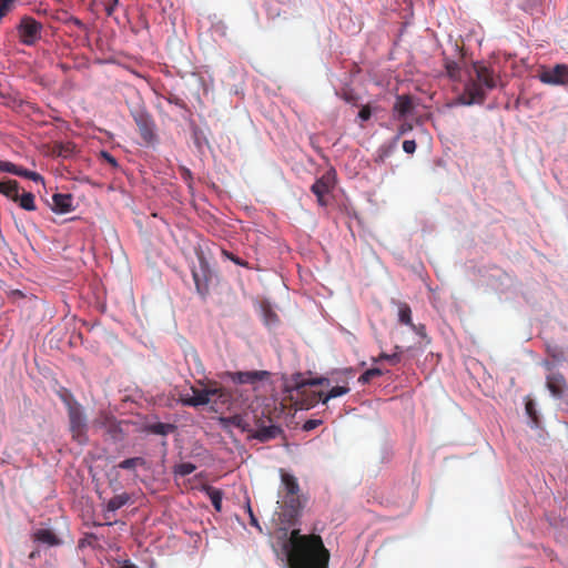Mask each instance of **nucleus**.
<instances>
[{"instance_id":"nucleus-47","label":"nucleus","mask_w":568,"mask_h":568,"mask_svg":"<svg viewBox=\"0 0 568 568\" xmlns=\"http://www.w3.org/2000/svg\"><path fill=\"white\" fill-rule=\"evenodd\" d=\"M38 556H39V551H38V550H34V551H32V552L29 555V558H30V559H34V558H36V557H38Z\"/></svg>"},{"instance_id":"nucleus-7","label":"nucleus","mask_w":568,"mask_h":568,"mask_svg":"<svg viewBox=\"0 0 568 568\" xmlns=\"http://www.w3.org/2000/svg\"><path fill=\"white\" fill-rule=\"evenodd\" d=\"M538 79L544 84L568 87V64L558 63L552 68H542Z\"/></svg>"},{"instance_id":"nucleus-19","label":"nucleus","mask_w":568,"mask_h":568,"mask_svg":"<svg viewBox=\"0 0 568 568\" xmlns=\"http://www.w3.org/2000/svg\"><path fill=\"white\" fill-rule=\"evenodd\" d=\"M414 108L413 100L409 95L403 94L398 95L394 105V111H396L399 116H405L408 114Z\"/></svg>"},{"instance_id":"nucleus-22","label":"nucleus","mask_w":568,"mask_h":568,"mask_svg":"<svg viewBox=\"0 0 568 568\" xmlns=\"http://www.w3.org/2000/svg\"><path fill=\"white\" fill-rule=\"evenodd\" d=\"M312 192L317 196V201L321 205L324 204L323 197L329 192L328 184L323 180H317L311 187Z\"/></svg>"},{"instance_id":"nucleus-36","label":"nucleus","mask_w":568,"mask_h":568,"mask_svg":"<svg viewBox=\"0 0 568 568\" xmlns=\"http://www.w3.org/2000/svg\"><path fill=\"white\" fill-rule=\"evenodd\" d=\"M403 150L408 154H413L416 150V142L414 140H405L403 142Z\"/></svg>"},{"instance_id":"nucleus-1","label":"nucleus","mask_w":568,"mask_h":568,"mask_svg":"<svg viewBox=\"0 0 568 568\" xmlns=\"http://www.w3.org/2000/svg\"><path fill=\"white\" fill-rule=\"evenodd\" d=\"M283 549L291 568L328 567L329 552L318 535H301L298 529H293Z\"/></svg>"},{"instance_id":"nucleus-49","label":"nucleus","mask_w":568,"mask_h":568,"mask_svg":"<svg viewBox=\"0 0 568 568\" xmlns=\"http://www.w3.org/2000/svg\"><path fill=\"white\" fill-rule=\"evenodd\" d=\"M13 295H21L22 296V293L20 291H14Z\"/></svg>"},{"instance_id":"nucleus-25","label":"nucleus","mask_w":568,"mask_h":568,"mask_svg":"<svg viewBox=\"0 0 568 568\" xmlns=\"http://www.w3.org/2000/svg\"><path fill=\"white\" fill-rule=\"evenodd\" d=\"M145 460L142 457H132L119 463L118 467L122 469H135L138 466H143Z\"/></svg>"},{"instance_id":"nucleus-2","label":"nucleus","mask_w":568,"mask_h":568,"mask_svg":"<svg viewBox=\"0 0 568 568\" xmlns=\"http://www.w3.org/2000/svg\"><path fill=\"white\" fill-rule=\"evenodd\" d=\"M328 378H306L302 374L292 376L290 384L286 386L287 397L296 409H308L314 407L318 402L326 404L329 399L346 395L349 392L347 386H334L328 393L313 392L308 387L315 385L328 384Z\"/></svg>"},{"instance_id":"nucleus-45","label":"nucleus","mask_w":568,"mask_h":568,"mask_svg":"<svg viewBox=\"0 0 568 568\" xmlns=\"http://www.w3.org/2000/svg\"><path fill=\"white\" fill-rule=\"evenodd\" d=\"M416 329L420 336H425V326L423 324H419Z\"/></svg>"},{"instance_id":"nucleus-6","label":"nucleus","mask_w":568,"mask_h":568,"mask_svg":"<svg viewBox=\"0 0 568 568\" xmlns=\"http://www.w3.org/2000/svg\"><path fill=\"white\" fill-rule=\"evenodd\" d=\"M135 124L138 125L139 133L143 142L148 145L154 144L158 141L155 133V122L150 113L143 109L132 112Z\"/></svg>"},{"instance_id":"nucleus-32","label":"nucleus","mask_w":568,"mask_h":568,"mask_svg":"<svg viewBox=\"0 0 568 568\" xmlns=\"http://www.w3.org/2000/svg\"><path fill=\"white\" fill-rule=\"evenodd\" d=\"M16 175L30 179V180H32L34 182L42 181V176L39 173L33 172V171H29V170H27V169H24L22 166L18 168V171H17Z\"/></svg>"},{"instance_id":"nucleus-12","label":"nucleus","mask_w":568,"mask_h":568,"mask_svg":"<svg viewBox=\"0 0 568 568\" xmlns=\"http://www.w3.org/2000/svg\"><path fill=\"white\" fill-rule=\"evenodd\" d=\"M192 396L182 395L181 402L185 406L197 407L204 406L211 403L210 399V385L204 388L191 387Z\"/></svg>"},{"instance_id":"nucleus-9","label":"nucleus","mask_w":568,"mask_h":568,"mask_svg":"<svg viewBox=\"0 0 568 568\" xmlns=\"http://www.w3.org/2000/svg\"><path fill=\"white\" fill-rule=\"evenodd\" d=\"M251 437L261 443L268 442L282 434V428L273 423L271 418H257L255 422V430L252 429Z\"/></svg>"},{"instance_id":"nucleus-46","label":"nucleus","mask_w":568,"mask_h":568,"mask_svg":"<svg viewBox=\"0 0 568 568\" xmlns=\"http://www.w3.org/2000/svg\"><path fill=\"white\" fill-rule=\"evenodd\" d=\"M72 149V145L71 144H68L67 146H64L61 151H60V154H63V153H67V152H70Z\"/></svg>"},{"instance_id":"nucleus-17","label":"nucleus","mask_w":568,"mask_h":568,"mask_svg":"<svg viewBox=\"0 0 568 568\" xmlns=\"http://www.w3.org/2000/svg\"><path fill=\"white\" fill-rule=\"evenodd\" d=\"M564 386L565 378L562 375L555 374L547 377V387L554 396L560 397L562 395Z\"/></svg>"},{"instance_id":"nucleus-14","label":"nucleus","mask_w":568,"mask_h":568,"mask_svg":"<svg viewBox=\"0 0 568 568\" xmlns=\"http://www.w3.org/2000/svg\"><path fill=\"white\" fill-rule=\"evenodd\" d=\"M72 195L55 193L52 196V211L59 214L69 213L73 210L72 207Z\"/></svg>"},{"instance_id":"nucleus-13","label":"nucleus","mask_w":568,"mask_h":568,"mask_svg":"<svg viewBox=\"0 0 568 568\" xmlns=\"http://www.w3.org/2000/svg\"><path fill=\"white\" fill-rule=\"evenodd\" d=\"M232 398V393L229 389L219 386L216 383L210 384V404L216 406H230Z\"/></svg>"},{"instance_id":"nucleus-27","label":"nucleus","mask_w":568,"mask_h":568,"mask_svg":"<svg viewBox=\"0 0 568 568\" xmlns=\"http://www.w3.org/2000/svg\"><path fill=\"white\" fill-rule=\"evenodd\" d=\"M377 108H373L371 104H364L361 106L358 112V119L361 121V126L364 128V122H367L372 118L373 111H376Z\"/></svg>"},{"instance_id":"nucleus-5","label":"nucleus","mask_w":568,"mask_h":568,"mask_svg":"<svg viewBox=\"0 0 568 568\" xmlns=\"http://www.w3.org/2000/svg\"><path fill=\"white\" fill-rule=\"evenodd\" d=\"M68 409L70 432L72 439L84 445L88 442V424L81 405L73 398L71 394L61 397Z\"/></svg>"},{"instance_id":"nucleus-35","label":"nucleus","mask_w":568,"mask_h":568,"mask_svg":"<svg viewBox=\"0 0 568 568\" xmlns=\"http://www.w3.org/2000/svg\"><path fill=\"white\" fill-rule=\"evenodd\" d=\"M322 424V420L320 419H308L304 423L303 429L306 432L313 430L317 428Z\"/></svg>"},{"instance_id":"nucleus-33","label":"nucleus","mask_w":568,"mask_h":568,"mask_svg":"<svg viewBox=\"0 0 568 568\" xmlns=\"http://www.w3.org/2000/svg\"><path fill=\"white\" fill-rule=\"evenodd\" d=\"M18 165L11 163V162H8V161H1L0 162V171L2 172H8V173H11V174H17V171H18Z\"/></svg>"},{"instance_id":"nucleus-41","label":"nucleus","mask_w":568,"mask_h":568,"mask_svg":"<svg viewBox=\"0 0 568 568\" xmlns=\"http://www.w3.org/2000/svg\"><path fill=\"white\" fill-rule=\"evenodd\" d=\"M224 254L237 265H245L244 262L232 253L224 252Z\"/></svg>"},{"instance_id":"nucleus-15","label":"nucleus","mask_w":568,"mask_h":568,"mask_svg":"<svg viewBox=\"0 0 568 568\" xmlns=\"http://www.w3.org/2000/svg\"><path fill=\"white\" fill-rule=\"evenodd\" d=\"M34 541L45 544L48 546H58L61 544L60 538L50 529H38L33 534Z\"/></svg>"},{"instance_id":"nucleus-37","label":"nucleus","mask_w":568,"mask_h":568,"mask_svg":"<svg viewBox=\"0 0 568 568\" xmlns=\"http://www.w3.org/2000/svg\"><path fill=\"white\" fill-rule=\"evenodd\" d=\"M526 412H527L528 416L536 423L537 422V413L535 409V405L531 400H528L526 403Z\"/></svg>"},{"instance_id":"nucleus-18","label":"nucleus","mask_w":568,"mask_h":568,"mask_svg":"<svg viewBox=\"0 0 568 568\" xmlns=\"http://www.w3.org/2000/svg\"><path fill=\"white\" fill-rule=\"evenodd\" d=\"M20 192V185L16 180H9L7 182H0V193L11 201L18 200V194Z\"/></svg>"},{"instance_id":"nucleus-30","label":"nucleus","mask_w":568,"mask_h":568,"mask_svg":"<svg viewBox=\"0 0 568 568\" xmlns=\"http://www.w3.org/2000/svg\"><path fill=\"white\" fill-rule=\"evenodd\" d=\"M195 469L196 467L192 463H181L175 466L174 473L180 476H187L192 474Z\"/></svg>"},{"instance_id":"nucleus-38","label":"nucleus","mask_w":568,"mask_h":568,"mask_svg":"<svg viewBox=\"0 0 568 568\" xmlns=\"http://www.w3.org/2000/svg\"><path fill=\"white\" fill-rule=\"evenodd\" d=\"M181 176H182V179H183V180H184L189 185H191V182H192L193 178H192V173H191V171H190L189 169H186V168H182V169H181Z\"/></svg>"},{"instance_id":"nucleus-8","label":"nucleus","mask_w":568,"mask_h":568,"mask_svg":"<svg viewBox=\"0 0 568 568\" xmlns=\"http://www.w3.org/2000/svg\"><path fill=\"white\" fill-rule=\"evenodd\" d=\"M192 276L197 293L205 296L209 293L212 271L209 263L203 257L200 258L197 266L192 267Z\"/></svg>"},{"instance_id":"nucleus-51","label":"nucleus","mask_w":568,"mask_h":568,"mask_svg":"<svg viewBox=\"0 0 568 568\" xmlns=\"http://www.w3.org/2000/svg\"><path fill=\"white\" fill-rule=\"evenodd\" d=\"M118 1H119V0H113L114 4H116V3H118Z\"/></svg>"},{"instance_id":"nucleus-44","label":"nucleus","mask_w":568,"mask_h":568,"mask_svg":"<svg viewBox=\"0 0 568 568\" xmlns=\"http://www.w3.org/2000/svg\"><path fill=\"white\" fill-rule=\"evenodd\" d=\"M344 100L348 103L356 105V98L352 93H345Z\"/></svg>"},{"instance_id":"nucleus-21","label":"nucleus","mask_w":568,"mask_h":568,"mask_svg":"<svg viewBox=\"0 0 568 568\" xmlns=\"http://www.w3.org/2000/svg\"><path fill=\"white\" fill-rule=\"evenodd\" d=\"M19 206L26 211H36L34 195L31 192H23L18 194V200L14 201Z\"/></svg>"},{"instance_id":"nucleus-11","label":"nucleus","mask_w":568,"mask_h":568,"mask_svg":"<svg viewBox=\"0 0 568 568\" xmlns=\"http://www.w3.org/2000/svg\"><path fill=\"white\" fill-rule=\"evenodd\" d=\"M18 30L21 42L31 45L39 38L41 24L33 18L26 17L21 20Z\"/></svg>"},{"instance_id":"nucleus-26","label":"nucleus","mask_w":568,"mask_h":568,"mask_svg":"<svg viewBox=\"0 0 568 568\" xmlns=\"http://www.w3.org/2000/svg\"><path fill=\"white\" fill-rule=\"evenodd\" d=\"M383 375V371L378 367H373L365 371L359 377L358 382L362 384L369 383L373 378Z\"/></svg>"},{"instance_id":"nucleus-42","label":"nucleus","mask_w":568,"mask_h":568,"mask_svg":"<svg viewBox=\"0 0 568 568\" xmlns=\"http://www.w3.org/2000/svg\"><path fill=\"white\" fill-rule=\"evenodd\" d=\"M168 101L170 103H174V104H176L179 106H182V108L185 106L184 102L181 99H179L178 97H171V98L168 99Z\"/></svg>"},{"instance_id":"nucleus-31","label":"nucleus","mask_w":568,"mask_h":568,"mask_svg":"<svg viewBox=\"0 0 568 568\" xmlns=\"http://www.w3.org/2000/svg\"><path fill=\"white\" fill-rule=\"evenodd\" d=\"M445 69L450 79H457L459 75V65L457 62L447 60L445 62Z\"/></svg>"},{"instance_id":"nucleus-40","label":"nucleus","mask_w":568,"mask_h":568,"mask_svg":"<svg viewBox=\"0 0 568 568\" xmlns=\"http://www.w3.org/2000/svg\"><path fill=\"white\" fill-rule=\"evenodd\" d=\"M548 352L556 361H561L564 358V352L558 349L557 347L554 348V351H550V348H548Z\"/></svg>"},{"instance_id":"nucleus-20","label":"nucleus","mask_w":568,"mask_h":568,"mask_svg":"<svg viewBox=\"0 0 568 568\" xmlns=\"http://www.w3.org/2000/svg\"><path fill=\"white\" fill-rule=\"evenodd\" d=\"M145 429L148 433H151V434L166 436L168 434L173 433L176 429V426L173 424L159 422V423L146 425Z\"/></svg>"},{"instance_id":"nucleus-48","label":"nucleus","mask_w":568,"mask_h":568,"mask_svg":"<svg viewBox=\"0 0 568 568\" xmlns=\"http://www.w3.org/2000/svg\"><path fill=\"white\" fill-rule=\"evenodd\" d=\"M122 568H136L134 565H124Z\"/></svg>"},{"instance_id":"nucleus-29","label":"nucleus","mask_w":568,"mask_h":568,"mask_svg":"<svg viewBox=\"0 0 568 568\" xmlns=\"http://www.w3.org/2000/svg\"><path fill=\"white\" fill-rule=\"evenodd\" d=\"M383 359L387 361L390 365H396L400 361V355L397 352L393 354L381 353L378 357L373 358V362L378 363Z\"/></svg>"},{"instance_id":"nucleus-24","label":"nucleus","mask_w":568,"mask_h":568,"mask_svg":"<svg viewBox=\"0 0 568 568\" xmlns=\"http://www.w3.org/2000/svg\"><path fill=\"white\" fill-rule=\"evenodd\" d=\"M226 422L236 427V428H240L242 429L243 432H247V433H251L252 432V428L250 426V424L246 422V419L242 416V415H234V416H231L226 419Z\"/></svg>"},{"instance_id":"nucleus-50","label":"nucleus","mask_w":568,"mask_h":568,"mask_svg":"<svg viewBox=\"0 0 568 568\" xmlns=\"http://www.w3.org/2000/svg\"><path fill=\"white\" fill-rule=\"evenodd\" d=\"M252 524H256V520L253 516H252Z\"/></svg>"},{"instance_id":"nucleus-34","label":"nucleus","mask_w":568,"mask_h":568,"mask_svg":"<svg viewBox=\"0 0 568 568\" xmlns=\"http://www.w3.org/2000/svg\"><path fill=\"white\" fill-rule=\"evenodd\" d=\"M412 311L407 304H399L398 306V320H410Z\"/></svg>"},{"instance_id":"nucleus-39","label":"nucleus","mask_w":568,"mask_h":568,"mask_svg":"<svg viewBox=\"0 0 568 568\" xmlns=\"http://www.w3.org/2000/svg\"><path fill=\"white\" fill-rule=\"evenodd\" d=\"M412 129H413V125L409 123H403L402 125H399L398 132H397V139L399 136L404 135L405 133H407L408 131H410Z\"/></svg>"},{"instance_id":"nucleus-3","label":"nucleus","mask_w":568,"mask_h":568,"mask_svg":"<svg viewBox=\"0 0 568 568\" xmlns=\"http://www.w3.org/2000/svg\"><path fill=\"white\" fill-rule=\"evenodd\" d=\"M500 81V77L491 67L484 62H475L459 100L465 105L483 104L488 91L496 89Z\"/></svg>"},{"instance_id":"nucleus-28","label":"nucleus","mask_w":568,"mask_h":568,"mask_svg":"<svg viewBox=\"0 0 568 568\" xmlns=\"http://www.w3.org/2000/svg\"><path fill=\"white\" fill-rule=\"evenodd\" d=\"M209 496L211 503L216 511H221L222 509V493L219 489L210 488Z\"/></svg>"},{"instance_id":"nucleus-10","label":"nucleus","mask_w":568,"mask_h":568,"mask_svg":"<svg viewBox=\"0 0 568 568\" xmlns=\"http://www.w3.org/2000/svg\"><path fill=\"white\" fill-rule=\"evenodd\" d=\"M267 371H248V372H226L227 377L234 384H250L255 385L258 382L266 381L270 377Z\"/></svg>"},{"instance_id":"nucleus-23","label":"nucleus","mask_w":568,"mask_h":568,"mask_svg":"<svg viewBox=\"0 0 568 568\" xmlns=\"http://www.w3.org/2000/svg\"><path fill=\"white\" fill-rule=\"evenodd\" d=\"M260 314L264 317V320H276L277 314L274 311L272 304L267 300L258 301Z\"/></svg>"},{"instance_id":"nucleus-43","label":"nucleus","mask_w":568,"mask_h":568,"mask_svg":"<svg viewBox=\"0 0 568 568\" xmlns=\"http://www.w3.org/2000/svg\"><path fill=\"white\" fill-rule=\"evenodd\" d=\"M103 156L105 158V160H106V161H108L112 166H114V168H115V166H118V162H116V160H115L112 155H110L109 153H105V152H104V153H103Z\"/></svg>"},{"instance_id":"nucleus-4","label":"nucleus","mask_w":568,"mask_h":568,"mask_svg":"<svg viewBox=\"0 0 568 568\" xmlns=\"http://www.w3.org/2000/svg\"><path fill=\"white\" fill-rule=\"evenodd\" d=\"M281 479L282 490L280 491V497L284 504V516L291 523L300 516L304 507L300 495V485L293 475L283 470L281 471Z\"/></svg>"},{"instance_id":"nucleus-16","label":"nucleus","mask_w":568,"mask_h":568,"mask_svg":"<svg viewBox=\"0 0 568 568\" xmlns=\"http://www.w3.org/2000/svg\"><path fill=\"white\" fill-rule=\"evenodd\" d=\"M129 500H130V496H129V494H126V493H122V494H119V495L113 496V497L108 501V504H106V506H105L104 517H105L106 519H110L109 513H114V511H116L118 509H120L121 507H123L124 505H126Z\"/></svg>"}]
</instances>
